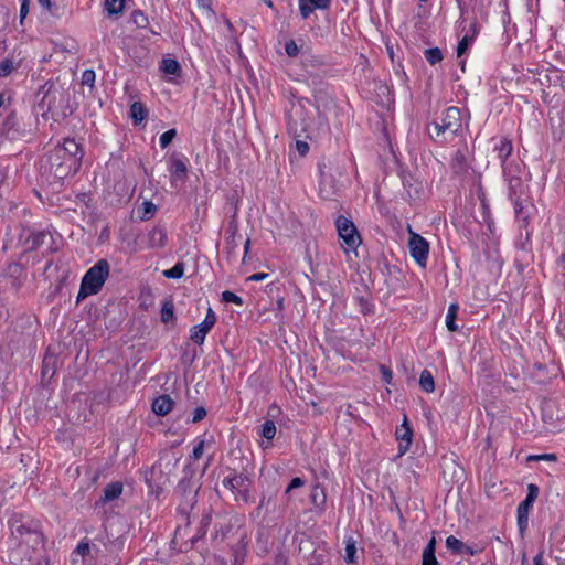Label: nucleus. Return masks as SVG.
I'll list each match as a JSON object with an SVG mask.
<instances>
[{"instance_id": "obj_49", "label": "nucleus", "mask_w": 565, "mask_h": 565, "mask_svg": "<svg viewBox=\"0 0 565 565\" xmlns=\"http://www.w3.org/2000/svg\"><path fill=\"white\" fill-rule=\"evenodd\" d=\"M305 484L303 480L299 477H295L291 479V481L289 482L287 489H286V493L290 492L292 489H296V488H300Z\"/></svg>"}, {"instance_id": "obj_45", "label": "nucleus", "mask_w": 565, "mask_h": 565, "mask_svg": "<svg viewBox=\"0 0 565 565\" xmlns=\"http://www.w3.org/2000/svg\"><path fill=\"white\" fill-rule=\"evenodd\" d=\"M89 552H90V546H89V543H87V542L78 543V545L76 546V550L74 551L75 554L81 555V556H86L89 554Z\"/></svg>"}, {"instance_id": "obj_40", "label": "nucleus", "mask_w": 565, "mask_h": 565, "mask_svg": "<svg viewBox=\"0 0 565 565\" xmlns=\"http://www.w3.org/2000/svg\"><path fill=\"white\" fill-rule=\"evenodd\" d=\"M14 68L13 62L9 58L3 60L0 63V77L8 76Z\"/></svg>"}, {"instance_id": "obj_51", "label": "nucleus", "mask_w": 565, "mask_h": 565, "mask_svg": "<svg viewBox=\"0 0 565 565\" xmlns=\"http://www.w3.org/2000/svg\"><path fill=\"white\" fill-rule=\"evenodd\" d=\"M380 369H381L384 381L386 383H390L393 377L392 371L388 367H386L385 365H381Z\"/></svg>"}, {"instance_id": "obj_54", "label": "nucleus", "mask_w": 565, "mask_h": 565, "mask_svg": "<svg viewBox=\"0 0 565 565\" xmlns=\"http://www.w3.org/2000/svg\"><path fill=\"white\" fill-rule=\"evenodd\" d=\"M435 548H436V539L435 537H431L428 542V544L426 545V547L424 548V552L423 553H431V554H435Z\"/></svg>"}, {"instance_id": "obj_59", "label": "nucleus", "mask_w": 565, "mask_h": 565, "mask_svg": "<svg viewBox=\"0 0 565 565\" xmlns=\"http://www.w3.org/2000/svg\"><path fill=\"white\" fill-rule=\"evenodd\" d=\"M249 246H250V239L247 238L245 244H244V257L247 255V253L249 250Z\"/></svg>"}, {"instance_id": "obj_62", "label": "nucleus", "mask_w": 565, "mask_h": 565, "mask_svg": "<svg viewBox=\"0 0 565 565\" xmlns=\"http://www.w3.org/2000/svg\"><path fill=\"white\" fill-rule=\"evenodd\" d=\"M465 553L469 554V555H473V551L472 548H470L469 546H466L465 547Z\"/></svg>"}, {"instance_id": "obj_13", "label": "nucleus", "mask_w": 565, "mask_h": 565, "mask_svg": "<svg viewBox=\"0 0 565 565\" xmlns=\"http://www.w3.org/2000/svg\"><path fill=\"white\" fill-rule=\"evenodd\" d=\"M493 150H494V152H497V157L501 161L502 170H504V167H514L515 166L513 163L507 162L508 158L511 156L512 150H513L512 142L509 138H507V137L500 138L498 143H495Z\"/></svg>"}, {"instance_id": "obj_11", "label": "nucleus", "mask_w": 565, "mask_h": 565, "mask_svg": "<svg viewBox=\"0 0 565 565\" xmlns=\"http://www.w3.org/2000/svg\"><path fill=\"white\" fill-rule=\"evenodd\" d=\"M45 233L23 227L19 234V243L24 250H34L43 244Z\"/></svg>"}, {"instance_id": "obj_6", "label": "nucleus", "mask_w": 565, "mask_h": 565, "mask_svg": "<svg viewBox=\"0 0 565 565\" xmlns=\"http://www.w3.org/2000/svg\"><path fill=\"white\" fill-rule=\"evenodd\" d=\"M335 226L339 237L342 239V248L345 253L355 252L361 245L362 238L354 223L343 215L335 220Z\"/></svg>"}, {"instance_id": "obj_55", "label": "nucleus", "mask_w": 565, "mask_h": 565, "mask_svg": "<svg viewBox=\"0 0 565 565\" xmlns=\"http://www.w3.org/2000/svg\"><path fill=\"white\" fill-rule=\"evenodd\" d=\"M529 459H534V460H555L556 459V456L554 454H545V455H540V456H533V457H530Z\"/></svg>"}, {"instance_id": "obj_50", "label": "nucleus", "mask_w": 565, "mask_h": 565, "mask_svg": "<svg viewBox=\"0 0 565 565\" xmlns=\"http://www.w3.org/2000/svg\"><path fill=\"white\" fill-rule=\"evenodd\" d=\"M28 13H29V0H21V6H20V20H21V22L23 21V19H25Z\"/></svg>"}, {"instance_id": "obj_12", "label": "nucleus", "mask_w": 565, "mask_h": 565, "mask_svg": "<svg viewBox=\"0 0 565 565\" xmlns=\"http://www.w3.org/2000/svg\"><path fill=\"white\" fill-rule=\"evenodd\" d=\"M395 436L396 439L399 441V455H404L409 449L413 438V431L408 425L407 416H404L403 423L396 427Z\"/></svg>"}, {"instance_id": "obj_58", "label": "nucleus", "mask_w": 565, "mask_h": 565, "mask_svg": "<svg viewBox=\"0 0 565 565\" xmlns=\"http://www.w3.org/2000/svg\"><path fill=\"white\" fill-rule=\"evenodd\" d=\"M38 1H39V3H40L43 8L47 9V10H50V9H51V1H50V0H38Z\"/></svg>"}, {"instance_id": "obj_23", "label": "nucleus", "mask_w": 565, "mask_h": 565, "mask_svg": "<svg viewBox=\"0 0 565 565\" xmlns=\"http://www.w3.org/2000/svg\"><path fill=\"white\" fill-rule=\"evenodd\" d=\"M160 70L169 75H180L181 73V66L174 58H163L160 64Z\"/></svg>"}, {"instance_id": "obj_27", "label": "nucleus", "mask_w": 565, "mask_h": 565, "mask_svg": "<svg viewBox=\"0 0 565 565\" xmlns=\"http://www.w3.org/2000/svg\"><path fill=\"white\" fill-rule=\"evenodd\" d=\"M446 547L455 554H465L466 545L459 539L450 535L446 539Z\"/></svg>"}, {"instance_id": "obj_8", "label": "nucleus", "mask_w": 565, "mask_h": 565, "mask_svg": "<svg viewBox=\"0 0 565 565\" xmlns=\"http://www.w3.org/2000/svg\"><path fill=\"white\" fill-rule=\"evenodd\" d=\"M503 177L508 185L509 199L515 196H525L527 184L522 177V169L520 164L514 167H504Z\"/></svg>"}, {"instance_id": "obj_18", "label": "nucleus", "mask_w": 565, "mask_h": 565, "mask_svg": "<svg viewBox=\"0 0 565 565\" xmlns=\"http://www.w3.org/2000/svg\"><path fill=\"white\" fill-rule=\"evenodd\" d=\"M122 484L120 482H111L104 489V495L100 499L103 503H107L118 499L122 493Z\"/></svg>"}, {"instance_id": "obj_35", "label": "nucleus", "mask_w": 565, "mask_h": 565, "mask_svg": "<svg viewBox=\"0 0 565 565\" xmlns=\"http://www.w3.org/2000/svg\"><path fill=\"white\" fill-rule=\"evenodd\" d=\"M222 300L226 303H235L237 306L243 305V299L230 290H225L222 292Z\"/></svg>"}, {"instance_id": "obj_41", "label": "nucleus", "mask_w": 565, "mask_h": 565, "mask_svg": "<svg viewBox=\"0 0 565 565\" xmlns=\"http://www.w3.org/2000/svg\"><path fill=\"white\" fill-rule=\"evenodd\" d=\"M285 52L289 57H296L299 54V47L294 40L285 43Z\"/></svg>"}, {"instance_id": "obj_21", "label": "nucleus", "mask_w": 565, "mask_h": 565, "mask_svg": "<svg viewBox=\"0 0 565 565\" xmlns=\"http://www.w3.org/2000/svg\"><path fill=\"white\" fill-rule=\"evenodd\" d=\"M533 504H530L525 501H522L518 507V525L521 531H523L527 526L529 521V511Z\"/></svg>"}, {"instance_id": "obj_16", "label": "nucleus", "mask_w": 565, "mask_h": 565, "mask_svg": "<svg viewBox=\"0 0 565 565\" xmlns=\"http://www.w3.org/2000/svg\"><path fill=\"white\" fill-rule=\"evenodd\" d=\"M174 402L169 395H160L152 403V411L158 416H166L172 409Z\"/></svg>"}, {"instance_id": "obj_9", "label": "nucleus", "mask_w": 565, "mask_h": 565, "mask_svg": "<svg viewBox=\"0 0 565 565\" xmlns=\"http://www.w3.org/2000/svg\"><path fill=\"white\" fill-rule=\"evenodd\" d=\"M408 248L411 256L420 267H426L427 257L429 253V244L423 236L413 232L411 227L408 228Z\"/></svg>"}, {"instance_id": "obj_7", "label": "nucleus", "mask_w": 565, "mask_h": 565, "mask_svg": "<svg viewBox=\"0 0 565 565\" xmlns=\"http://www.w3.org/2000/svg\"><path fill=\"white\" fill-rule=\"evenodd\" d=\"M310 124L311 118L308 115L305 105L301 102L292 105L287 121L288 132L295 138H300L307 134Z\"/></svg>"}, {"instance_id": "obj_30", "label": "nucleus", "mask_w": 565, "mask_h": 565, "mask_svg": "<svg viewBox=\"0 0 565 565\" xmlns=\"http://www.w3.org/2000/svg\"><path fill=\"white\" fill-rule=\"evenodd\" d=\"M424 56L426 61L431 65H435L443 60V53L438 47L427 49L424 52Z\"/></svg>"}, {"instance_id": "obj_33", "label": "nucleus", "mask_w": 565, "mask_h": 565, "mask_svg": "<svg viewBox=\"0 0 565 565\" xmlns=\"http://www.w3.org/2000/svg\"><path fill=\"white\" fill-rule=\"evenodd\" d=\"M473 38H475V35H473V34H472V35H468V34H466V35H465V36L459 41V43H458V45H457V50H456V51H457V56H458V57H460L461 55H463V54L467 52V50H468V47H469L470 43L473 41Z\"/></svg>"}, {"instance_id": "obj_24", "label": "nucleus", "mask_w": 565, "mask_h": 565, "mask_svg": "<svg viewBox=\"0 0 565 565\" xmlns=\"http://www.w3.org/2000/svg\"><path fill=\"white\" fill-rule=\"evenodd\" d=\"M344 561L349 565L356 564V546L352 537L345 540V555Z\"/></svg>"}, {"instance_id": "obj_42", "label": "nucleus", "mask_w": 565, "mask_h": 565, "mask_svg": "<svg viewBox=\"0 0 565 565\" xmlns=\"http://www.w3.org/2000/svg\"><path fill=\"white\" fill-rule=\"evenodd\" d=\"M539 495V488L531 483L527 486V494H526V498L523 500L530 504H533L535 499L537 498Z\"/></svg>"}, {"instance_id": "obj_63", "label": "nucleus", "mask_w": 565, "mask_h": 565, "mask_svg": "<svg viewBox=\"0 0 565 565\" xmlns=\"http://www.w3.org/2000/svg\"><path fill=\"white\" fill-rule=\"evenodd\" d=\"M264 504H265V498H263L260 500V503H259V507L257 508V510L259 511L263 508Z\"/></svg>"}, {"instance_id": "obj_44", "label": "nucleus", "mask_w": 565, "mask_h": 565, "mask_svg": "<svg viewBox=\"0 0 565 565\" xmlns=\"http://www.w3.org/2000/svg\"><path fill=\"white\" fill-rule=\"evenodd\" d=\"M204 440H199L198 444L194 446L193 448V452H192V458L194 460H199L202 456H203V452H204Z\"/></svg>"}, {"instance_id": "obj_28", "label": "nucleus", "mask_w": 565, "mask_h": 565, "mask_svg": "<svg viewBox=\"0 0 565 565\" xmlns=\"http://www.w3.org/2000/svg\"><path fill=\"white\" fill-rule=\"evenodd\" d=\"M162 274L169 279H180L184 275V264L178 262L172 268L164 270Z\"/></svg>"}, {"instance_id": "obj_43", "label": "nucleus", "mask_w": 565, "mask_h": 565, "mask_svg": "<svg viewBox=\"0 0 565 565\" xmlns=\"http://www.w3.org/2000/svg\"><path fill=\"white\" fill-rule=\"evenodd\" d=\"M95 72L93 70H85L82 74V84L93 86L95 83Z\"/></svg>"}, {"instance_id": "obj_34", "label": "nucleus", "mask_w": 565, "mask_h": 565, "mask_svg": "<svg viewBox=\"0 0 565 565\" xmlns=\"http://www.w3.org/2000/svg\"><path fill=\"white\" fill-rule=\"evenodd\" d=\"M175 136H177L175 129H169V130L164 131L159 138L160 147L162 149L167 148L171 143V141L174 139Z\"/></svg>"}, {"instance_id": "obj_14", "label": "nucleus", "mask_w": 565, "mask_h": 565, "mask_svg": "<svg viewBox=\"0 0 565 565\" xmlns=\"http://www.w3.org/2000/svg\"><path fill=\"white\" fill-rule=\"evenodd\" d=\"M510 201L513 204L516 218L526 224L531 215L532 204L524 196L511 198Z\"/></svg>"}, {"instance_id": "obj_5", "label": "nucleus", "mask_w": 565, "mask_h": 565, "mask_svg": "<svg viewBox=\"0 0 565 565\" xmlns=\"http://www.w3.org/2000/svg\"><path fill=\"white\" fill-rule=\"evenodd\" d=\"M222 484L228 489L237 502L249 503L253 480L245 473H233L223 479Z\"/></svg>"}, {"instance_id": "obj_20", "label": "nucleus", "mask_w": 565, "mask_h": 565, "mask_svg": "<svg viewBox=\"0 0 565 565\" xmlns=\"http://www.w3.org/2000/svg\"><path fill=\"white\" fill-rule=\"evenodd\" d=\"M130 116L135 125L141 124L148 116V110L140 102H135L130 106Z\"/></svg>"}, {"instance_id": "obj_64", "label": "nucleus", "mask_w": 565, "mask_h": 565, "mask_svg": "<svg viewBox=\"0 0 565 565\" xmlns=\"http://www.w3.org/2000/svg\"><path fill=\"white\" fill-rule=\"evenodd\" d=\"M274 411H279L277 406L273 405L270 408H269V413L271 414Z\"/></svg>"}, {"instance_id": "obj_57", "label": "nucleus", "mask_w": 565, "mask_h": 565, "mask_svg": "<svg viewBox=\"0 0 565 565\" xmlns=\"http://www.w3.org/2000/svg\"><path fill=\"white\" fill-rule=\"evenodd\" d=\"M534 565H544L543 555L540 553L533 559Z\"/></svg>"}, {"instance_id": "obj_37", "label": "nucleus", "mask_w": 565, "mask_h": 565, "mask_svg": "<svg viewBox=\"0 0 565 565\" xmlns=\"http://www.w3.org/2000/svg\"><path fill=\"white\" fill-rule=\"evenodd\" d=\"M232 529L233 526L230 521L220 523L215 533V537L224 540L227 536V534L232 531Z\"/></svg>"}, {"instance_id": "obj_38", "label": "nucleus", "mask_w": 565, "mask_h": 565, "mask_svg": "<svg viewBox=\"0 0 565 565\" xmlns=\"http://www.w3.org/2000/svg\"><path fill=\"white\" fill-rule=\"evenodd\" d=\"M315 8L309 0H299V10L303 19H307Z\"/></svg>"}, {"instance_id": "obj_17", "label": "nucleus", "mask_w": 565, "mask_h": 565, "mask_svg": "<svg viewBox=\"0 0 565 565\" xmlns=\"http://www.w3.org/2000/svg\"><path fill=\"white\" fill-rule=\"evenodd\" d=\"M148 246L150 248L163 247L167 241V234L163 228L156 226L147 235Z\"/></svg>"}, {"instance_id": "obj_26", "label": "nucleus", "mask_w": 565, "mask_h": 565, "mask_svg": "<svg viewBox=\"0 0 565 565\" xmlns=\"http://www.w3.org/2000/svg\"><path fill=\"white\" fill-rule=\"evenodd\" d=\"M458 305L456 303H451L449 307H448V310H447V315H446V326L448 328L449 331L454 332V331H457L458 330V326L456 324V317H457V313H458Z\"/></svg>"}, {"instance_id": "obj_29", "label": "nucleus", "mask_w": 565, "mask_h": 565, "mask_svg": "<svg viewBox=\"0 0 565 565\" xmlns=\"http://www.w3.org/2000/svg\"><path fill=\"white\" fill-rule=\"evenodd\" d=\"M126 0H105V8L110 15L119 14L125 8Z\"/></svg>"}, {"instance_id": "obj_36", "label": "nucleus", "mask_w": 565, "mask_h": 565, "mask_svg": "<svg viewBox=\"0 0 565 565\" xmlns=\"http://www.w3.org/2000/svg\"><path fill=\"white\" fill-rule=\"evenodd\" d=\"M467 160V150L458 149L452 158V166L462 168Z\"/></svg>"}, {"instance_id": "obj_52", "label": "nucleus", "mask_w": 565, "mask_h": 565, "mask_svg": "<svg viewBox=\"0 0 565 565\" xmlns=\"http://www.w3.org/2000/svg\"><path fill=\"white\" fill-rule=\"evenodd\" d=\"M317 9H327L330 6V0H309Z\"/></svg>"}, {"instance_id": "obj_15", "label": "nucleus", "mask_w": 565, "mask_h": 565, "mask_svg": "<svg viewBox=\"0 0 565 565\" xmlns=\"http://www.w3.org/2000/svg\"><path fill=\"white\" fill-rule=\"evenodd\" d=\"M6 276L12 279L11 285L14 289H19L25 278V269L19 263H11L6 269Z\"/></svg>"}, {"instance_id": "obj_1", "label": "nucleus", "mask_w": 565, "mask_h": 565, "mask_svg": "<svg viewBox=\"0 0 565 565\" xmlns=\"http://www.w3.org/2000/svg\"><path fill=\"white\" fill-rule=\"evenodd\" d=\"M9 527L11 565H49L44 552V535L38 520L28 515L13 514L9 520Z\"/></svg>"}, {"instance_id": "obj_4", "label": "nucleus", "mask_w": 565, "mask_h": 565, "mask_svg": "<svg viewBox=\"0 0 565 565\" xmlns=\"http://www.w3.org/2000/svg\"><path fill=\"white\" fill-rule=\"evenodd\" d=\"M109 270L110 267L106 259H99L92 266L82 278L77 301L98 294L109 276Z\"/></svg>"}, {"instance_id": "obj_46", "label": "nucleus", "mask_w": 565, "mask_h": 565, "mask_svg": "<svg viewBox=\"0 0 565 565\" xmlns=\"http://www.w3.org/2000/svg\"><path fill=\"white\" fill-rule=\"evenodd\" d=\"M422 565H438V561H437L435 554L423 553Z\"/></svg>"}, {"instance_id": "obj_2", "label": "nucleus", "mask_w": 565, "mask_h": 565, "mask_svg": "<svg viewBox=\"0 0 565 565\" xmlns=\"http://www.w3.org/2000/svg\"><path fill=\"white\" fill-rule=\"evenodd\" d=\"M84 152L74 139H65L50 154L51 170L55 178L64 179L78 171Z\"/></svg>"}, {"instance_id": "obj_60", "label": "nucleus", "mask_w": 565, "mask_h": 565, "mask_svg": "<svg viewBox=\"0 0 565 565\" xmlns=\"http://www.w3.org/2000/svg\"><path fill=\"white\" fill-rule=\"evenodd\" d=\"M211 520H212L211 515L206 514V515L203 516L202 523L203 524H209L211 522Z\"/></svg>"}, {"instance_id": "obj_32", "label": "nucleus", "mask_w": 565, "mask_h": 565, "mask_svg": "<svg viewBox=\"0 0 565 565\" xmlns=\"http://www.w3.org/2000/svg\"><path fill=\"white\" fill-rule=\"evenodd\" d=\"M174 317V307L170 301H166L161 308V320L167 323Z\"/></svg>"}, {"instance_id": "obj_53", "label": "nucleus", "mask_w": 565, "mask_h": 565, "mask_svg": "<svg viewBox=\"0 0 565 565\" xmlns=\"http://www.w3.org/2000/svg\"><path fill=\"white\" fill-rule=\"evenodd\" d=\"M142 206L145 209L143 217H146L147 214H152L156 210V206L152 202L146 201L142 203Z\"/></svg>"}, {"instance_id": "obj_19", "label": "nucleus", "mask_w": 565, "mask_h": 565, "mask_svg": "<svg viewBox=\"0 0 565 565\" xmlns=\"http://www.w3.org/2000/svg\"><path fill=\"white\" fill-rule=\"evenodd\" d=\"M320 195L323 199H330L337 192L335 185L331 178L324 173H321V180L319 183Z\"/></svg>"}, {"instance_id": "obj_31", "label": "nucleus", "mask_w": 565, "mask_h": 565, "mask_svg": "<svg viewBox=\"0 0 565 565\" xmlns=\"http://www.w3.org/2000/svg\"><path fill=\"white\" fill-rule=\"evenodd\" d=\"M260 435L267 440L274 439L276 435V425L273 420L268 419L262 425Z\"/></svg>"}, {"instance_id": "obj_48", "label": "nucleus", "mask_w": 565, "mask_h": 565, "mask_svg": "<svg viewBox=\"0 0 565 565\" xmlns=\"http://www.w3.org/2000/svg\"><path fill=\"white\" fill-rule=\"evenodd\" d=\"M206 416V411L204 407H196L193 413L192 423H199Z\"/></svg>"}, {"instance_id": "obj_22", "label": "nucleus", "mask_w": 565, "mask_h": 565, "mask_svg": "<svg viewBox=\"0 0 565 565\" xmlns=\"http://www.w3.org/2000/svg\"><path fill=\"white\" fill-rule=\"evenodd\" d=\"M170 172L173 179H184L188 172L186 163L180 158H173Z\"/></svg>"}, {"instance_id": "obj_25", "label": "nucleus", "mask_w": 565, "mask_h": 565, "mask_svg": "<svg viewBox=\"0 0 565 565\" xmlns=\"http://www.w3.org/2000/svg\"><path fill=\"white\" fill-rule=\"evenodd\" d=\"M419 385L423 391L431 393L435 390V381L431 373L428 370H424L420 373Z\"/></svg>"}, {"instance_id": "obj_47", "label": "nucleus", "mask_w": 565, "mask_h": 565, "mask_svg": "<svg viewBox=\"0 0 565 565\" xmlns=\"http://www.w3.org/2000/svg\"><path fill=\"white\" fill-rule=\"evenodd\" d=\"M296 149L300 156H306L309 151V145L305 140H296Z\"/></svg>"}, {"instance_id": "obj_39", "label": "nucleus", "mask_w": 565, "mask_h": 565, "mask_svg": "<svg viewBox=\"0 0 565 565\" xmlns=\"http://www.w3.org/2000/svg\"><path fill=\"white\" fill-rule=\"evenodd\" d=\"M132 21L138 28H145L148 24V18L141 11H135L132 13Z\"/></svg>"}, {"instance_id": "obj_61", "label": "nucleus", "mask_w": 565, "mask_h": 565, "mask_svg": "<svg viewBox=\"0 0 565 565\" xmlns=\"http://www.w3.org/2000/svg\"><path fill=\"white\" fill-rule=\"evenodd\" d=\"M263 2L268 7V8H274V3L271 0H263Z\"/></svg>"}, {"instance_id": "obj_3", "label": "nucleus", "mask_w": 565, "mask_h": 565, "mask_svg": "<svg viewBox=\"0 0 565 565\" xmlns=\"http://www.w3.org/2000/svg\"><path fill=\"white\" fill-rule=\"evenodd\" d=\"M461 111L458 107H448L439 121L429 126V135L437 142H450L461 129Z\"/></svg>"}, {"instance_id": "obj_56", "label": "nucleus", "mask_w": 565, "mask_h": 565, "mask_svg": "<svg viewBox=\"0 0 565 565\" xmlns=\"http://www.w3.org/2000/svg\"><path fill=\"white\" fill-rule=\"evenodd\" d=\"M267 277H268V274H266V273H256V274L249 276L248 280L262 281V280L266 279Z\"/></svg>"}, {"instance_id": "obj_10", "label": "nucleus", "mask_w": 565, "mask_h": 565, "mask_svg": "<svg viewBox=\"0 0 565 565\" xmlns=\"http://www.w3.org/2000/svg\"><path fill=\"white\" fill-rule=\"evenodd\" d=\"M216 323V315L212 308L207 309L204 320L190 330V339L196 344H203L207 333Z\"/></svg>"}]
</instances>
